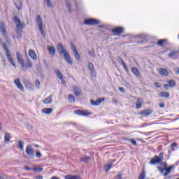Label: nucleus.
Listing matches in <instances>:
<instances>
[{"label":"nucleus","mask_w":179,"mask_h":179,"mask_svg":"<svg viewBox=\"0 0 179 179\" xmlns=\"http://www.w3.org/2000/svg\"><path fill=\"white\" fill-rule=\"evenodd\" d=\"M66 6L69 10V13H72V6L69 0L66 1Z\"/></svg>","instance_id":"22"},{"label":"nucleus","mask_w":179,"mask_h":179,"mask_svg":"<svg viewBox=\"0 0 179 179\" xmlns=\"http://www.w3.org/2000/svg\"><path fill=\"white\" fill-rule=\"evenodd\" d=\"M73 91L76 97H79V96L82 94V90H80L78 86H73Z\"/></svg>","instance_id":"13"},{"label":"nucleus","mask_w":179,"mask_h":179,"mask_svg":"<svg viewBox=\"0 0 179 179\" xmlns=\"http://www.w3.org/2000/svg\"><path fill=\"white\" fill-rule=\"evenodd\" d=\"M87 67L89 71H90L92 76H96V70L94 69V65L93 63H88Z\"/></svg>","instance_id":"16"},{"label":"nucleus","mask_w":179,"mask_h":179,"mask_svg":"<svg viewBox=\"0 0 179 179\" xmlns=\"http://www.w3.org/2000/svg\"><path fill=\"white\" fill-rule=\"evenodd\" d=\"M42 111L45 113V114H51L52 113V108H45L42 110Z\"/></svg>","instance_id":"29"},{"label":"nucleus","mask_w":179,"mask_h":179,"mask_svg":"<svg viewBox=\"0 0 179 179\" xmlns=\"http://www.w3.org/2000/svg\"><path fill=\"white\" fill-rule=\"evenodd\" d=\"M71 50L73 52L74 57L77 61H80V55L79 54V51H78V49H76V46H75V44L71 43Z\"/></svg>","instance_id":"9"},{"label":"nucleus","mask_w":179,"mask_h":179,"mask_svg":"<svg viewBox=\"0 0 179 179\" xmlns=\"http://www.w3.org/2000/svg\"><path fill=\"white\" fill-rule=\"evenodd\" d=\"M80 162H83V163H89L90 160H92V157L85 155L80 157Z\"/></svg>","instance_id":"18"},{"label":"nucleus","mask_w":179,"mask_h":179,"mask_svg":"<svg viewBox=\"0 0 179 179\" xmlns=\"http://www.w3.org/2000/svg\"><path fill=\"white\" fill-rule=\"evenodd\" d=\"M106 100L105 98H101L98 99V101H101V103H103V101H104Z\"/></svg>","instance_id":"57"},{"label":"nucleus","mask_w":179,"mask_h":179,"mask_svg":"<svg viewBox=\"0 0 179 179\" xmlns=\"http://www.w3.org/2000/svg\"><path fill=\"white\" fill-rule=\"evenodd\" d=\"M51 103H52V95H50V96L43 100V104H51Z\"/></svg>","instance_id":"21"},{"label":"nucleus","mask_w":179,"mask_h":179,"mask_svg":"<svg viewBox=\"0 0 179 179\" xmlns=\"http://www.w3.org/2000/svg\"><path fill=\"white\" fill-rule=\"evenodd\" d=\"M29 55L32 59L34 61H37V55L36 54V52L33 50H29Z\"/></svg>","instance_id":"20"},{"label":"nucleus","mask_w":179,"mask_h":179,"mask_svg":"<svg viewBox=\"0 0 179 179\" xmlns=\"http://www.w3.org/2000/svg\"><path fill=\"white\" fill-rule=\"evenodd\" d=\"M152 114H153V110L150 108L141 110L139 113V115H142V117H149V115H152Z\"/></svg>","instance_id":"12"},{"label":"nucleus","mask_w":179,"mask_h":179,"mask_svg":"<svg viewBox=\"0 0 179 179\" xmlns=\"http://www.w3.org/2000/svg\"><path fill=\"white\" fill-rule=\"evenodd\" d=\"M111 167H113V163L108 164L105 165L103 167V170H104L105 173H108V171H110V169H111Z\"/></svg>","instance_id":"26"},{"label":"nucleus","mask_w":179,"mask_h":179,"mask_svg":"<svg viewBox=\"0 0 179 179\" xmlns=\"http://www.w3.org/2000/svg\"><path fill=\"white\" fill-rule=\"evenodd\" d=\"M177 54H178V51L174 50L169 54V58H173V57H176Z\"/></svg>","instance_id":"35"},{"label":"nucleus","mask_w":179,"mask_h":179,"mask_svg":"<svg viewBox=\"0 0 179 179\" xmlns=\"http://www.w3.org/2000/svg\"><path fill=\"white\" fill-rule=\"evenodd\" d=\"M59 80H61L62 85H65L66 82L65 80H64V78H62V79H59Z\"/></svg>","instance_id":"56"},{"label":"nucleus","mask_w":179,"mask_h":179,"mask_svg":"<svg viewBox=\"0 0 179 179\" xmlns=\"http://www.w3.org/2000/svg\"><path fill=\"white\" fill-rule=\"evenodd\" d=\"M131 72L136 76V78H138V79H141L142 78V75L139 72V70H138L136 67H132L131 68Z\"/></svg>","instance_id":"17"},{"label":"nucleus","mask_w":179,"mask_h":179,"mask_svg":"<svg viewBox=\"0 0 179 179\" xmlns=\"http://www.w3.org/2000/svg\"><path fill=\"white\" fill-rule=\"evenodd\" d=\"M48 50L50 54H52L53 57H55V48L52 46H48Z\"/></svg>","instance_id":"27"},{"label":"nucleus","mask_w":179,"mask_h":179,"mask_svg":"<svg viewBox=\"0 0 179 179\" xmlns=\"http://www.w3.org/2000/svg\"><path fill=\"white\" fill-rule=\"evenodd\" d=\"M74 113L77 115H82L83 117H87L88 115H92V113L89 112V110H75Z\"/></svg>","instance_id":"10"},{"label":"nucleus","mask_w":179,"mask_h":179,"mask_svg":"<svg viewBox=\"0 0 179 179\" xmlns=\"http://www.w3.org/2000/svg\"><path fill=\"white\" fill-rule=\"evenodd\" d=\"M16 57H17V60L18 63L22 66V70L24 71V72H26V71H27V66L24 65V60L23 59L22 55H20L19 52H17Z\"/></svg>","instance_id":"6"},{"label":"nucleus","mask_w":179,"mask_h":179,"mask_svg":"<svg viewBox=\"0 0 179 179\" xmlns=\"http://www.w3.org/2000/svg\"><path fill=\"white\" fill-rule=\"evenodd\" d=\"M163 159H164V157H163V152H160L159 156L156 155L154 158L150 159V164H151V166L160 164V163L163 162Z\"/></svg>","instance_id":"4"},{"label":"nucleus","mask_w":179,"mask_h":179,"mask_svg":"<svg viewBox=\"0 0 179 179\" xmlns=\"http://www.w3.org/2000/svg\"><path fill=\"white\" fill-rule=\"evenodd\" d=\"M158 72L162 76H169V71L166 69L160 68L158 69Z\"/></svg>","instance_id":"19"},{"label":"nucleus","mask_w":179,"mask_h":179,"mask_svg":"<svg viewBox=\"0 0 179 179\" xmlns=\"http://www.w3.org/2000/svg\"><path fill=\"white\" fill-rule=\"evenodd\" d=\"M175 166H179V160L175 164Z\"/></svg>","instance_id":"64"},{"label":"nucleus","mask_w":179,"mask_h":179,"mask_svg":"<svg viewBox=\"0 0 179 179\" xmlns=\"http://www.w3.org/2000/svg\"><path fill=\"white\" fill-rule=\"evenodd\" d=\"M178 144L177 143H173L171 145V148H177Z\"/></svg>","instance_id":"53"},{"label":"nucleus","mask_w":179,"mask_h":179,"mask_svg":"<svg viewBox=\"0 0 179 179\" xmlns=\"http://www.w3.org/2000/svg\"><path fill=\"white\" fill-rule=\"evenodd\" d=\"M129 142H131V143H132L134 146H136V141H135V139L134 138H130Z\"/></svg>","instance_id":"42"},{"label":"nucleus","mask_w":179,"mask_h":179,"mask_svg":"<svg viewBox=\"0 0 179 179\" xmlns=\"http://www.w3.org/2000/svg\"><path fill=\"white\" fill-rule=\"evenodd\" d=\"M41 156H42L41 152H40L38 151L36 152V157L40 158V157H41Z\"/></svg>","instance_id":"45"},{"label":"nucleus","mask_w":179,"mask_h":179,"mask_svg":"<svg viewBox=\"0 0 179 179\" xmlns=\"http://www.w3.org/2000/svg\"><path fill=\"white\" fill-rule=\"evenodd\" d=\"M165 171H166V172L164 174V176L167 177V176H169L170 174V173H171V170L169 168H166Z\"/></svg>","instance_id":"37"},{"label":"nucleus","mask_w":179,"mask_h":179,"mask_svg":"<svg viewBox=\"0 0 179 179\" xmlns=\"http://www.w3.org/2000/svg\"><path fill=\"white\" fill-rule=\"evenodd\" d=\"M170 87V86L169 85V84H165V85H164V87L165 89H167V87Z\"/></svg>","instance_id":"60"},{"label":"nucleus","mask_w":179,"mask_h":179,"mask_svg":"<svg viewBox=\"0 0 179 179\" xmlns=\"http://www.w3.org/2000/svg\"><path fill=\"white\" fill-rule=\"evenodd\" d=\"M159 107L160 108H164L166 107V104H165L164 103H160L159 104Z\"/></svg>","instance_id":"48"},{"label":"nucleus","mask_w":179,"mask_h":179,"mask_svg":"<svg viewBox=\"0 0 179 179\" xmlns=\"http://www.w3.org/2000/svg\"><path fill=\"white\" fill-rule=\"evenodd\" d=\"M166 41V39H159L157 42L158 45H163V43Z\"/></svg>","instance_id":"41"},{"label":"nucleus","mask_w":179,"mask_h":179,"mask_svg":"<svg viewBox=\"0 0 179 179\" xmlns=\"http://www.w3.org/2000/svg\"><path fill=\"white\" fill-rule=\"evenodd\" d=\"M65 179H82L79 176L67 175L64 176Z\"/></svg>","instance_id":"24"},{"label":"nucleus","mask_w":179,"mask_h":179,"mask_svg":"<svg viewBox=\"0 0 179 179\" xmlns=\"http://www.w3.org/2000/svg\"><path fill=\"white\" fill-rule=\"evenodd\" d=\"M175 165H171V166L169 167V169H171V171L174 169Z\"/></svg>","instance_id":"62"},{"label":"nucleus","mask_w":179,"mask_h":179,"mask_svg":"<svg viewBox=\"0 0 179 179\" xmlns=\"http://www.w3.org/2000/svg\"><path fill=\"white\" fill-rule=\"evenodd\" d=\"M88 53L93 58H94V57H96V53L93 50H88Z\"/></svg>","instance_id":"40"},{"label":"nucleus","mask_w":179,"mask_h":179,"mask_svg":"<svg viewBox=\"0 0 179 179\" xmlns=\"http://www.w3.org/2000/svg\"><path fill=\"white\" fill-rule=\"evenodd\" d=\"M24 169L27 170V171H30V170H33V169L29 168V167L27 166H24Z\"/></svg>","instance_id":"54"},{"label":"nucleus","mask_w":179,"mask_h":179,"mask_svg":"<svg viewBox=\"0 0 179 179\" xmlns=\"http://www.w3.org/2000/svg\"><path fill=\"white\" fill-rule=\"evenodd\" d=\"M47 3L48 8H51V1L50 0H44Z\"/></svg>","instance_id":"44"},{"label":"nucleus","mask_w":179,"mask_h":179,"mask_svg":"<svg viewBox=\"0 0 179 179\" xmlns=\"http://www.w3.org/2000/svg\"><path fill=\"white\" fill-rule=\"evenodd\" d=\"M36 23L38 26V30L41 31V36L45 37V31L43 29V20H41V17L40 15L36 16Z\"/></svg>","instance_id":"7"},{"label":"nucleus","mask_w":179,"mask_h":179,"mask_svg":"<svg viewBox=\"0 0 179 179\" xmlns=\"http://www.w3.org/2000/svg\"><path fill=\"white\" fill-rule=\"evenodd\" d=\"M145 177L146 174L145 173V171H143L138 179H145Z\"/></svg>","instance_id":"38"},{"label":"nucleus","mask_w":179,"mask_h":179,"mask_svg":"<svg viewBox=\"0 0 179 179\" xmlns=\"http://www.w3.org/2000/svg\"><path fill=\"white\" fill-rule=\"evenodd\" d=\"M159 97H164V99H169L170 97V93L167 92H162L159 94Z\"/></svg>","instance_id":"25"},{"label":"nucleus","mask_w":179,"mask_h":179,"mask_svg":"<svg viewBox=\"0 0 179 179\" xmlns=\"http://www.w3.org/2000/svg\"><path fill=\"white\" fill-rule=\"evenodd\" d=\"M84 24L87 26H94L96 24H100V20L94 18H90L84 21Z\"/></svg>","instance_id":"8"},{"label":"nucleus","mask_w":179,"mask_h":179,"mask_svg":"<svg viewBox=\"0 0 179 179\" xmlns=\"http://www.w3.org/2000/svg\"><path fill=\"white\" fill-rule=\"evenodd\" d=\"M122 66L123 68L124 69V68H126L127 64H125V62H123L122 64Z\"/></svg>","instance_id":"63"},{"label":"nucleus","mask_w":179,"mask_h":179,"mask_svg":"<svg viewBox=\"0 0 179 179\" xmlns=\"http://www.w3.org/2000/svg\"><path fill=\"white\" fill-rule=\"evenodd\" d=\"M27 66V68H33V64L31 63V62L29 60V59H28L27 60V66Z\"/></svg>","instance_id":"39"},{"label":"nucleus","mask_w":179,"mask_h":179,"mask_svg":"<svg viewBox=\"0 0 179 179\" xmlns=\"http://www.w3.org/2000/svg\"><path fill=\"white\" fill-rule=\"evenodd\" d=\"M142 100H141V99H138L137 103H136V108H137V110H139V108H142Z\"/></svg>","instance_id":"28"},{"label":"nucleus","mask_w":179,"mask_h":179,"mask_svg":"<svg viewBox=\"0 0 179 179\" xmlns=\"http://www.w3.org/2000/svg\"><path fill=\"white\" fill-rule=\"evenodd\" d=\"M36 179H43V177L41 176H36Z\"/></svg>","instance_id":"59"},{"label":"nucleus","mask_w":179,"mask_h":179,"mask_svg":"<svg viewBox=\"0 0 179 179\" xmlns=\"http://www.w3.org/2000/svg\"><path fill=\"white\" fill-rule=\"evenodd\" d=\"M161 166H163L164 169H167V164L166 162H162Z\"/></svg>","instance_id":"51"},{"label":"nucleus","mask_w":179,"mask_h":179,"mask_svg":"<svg viewBox=\"0 0 179 179\" xmlns=\"http://www.w3.org/2000/svg\"><path fill=\"white\" fill-rule=\"evenodd\" d=\"M117 58H118L119 62L121 64V65H122V63H123V62H124V60L122 59V58H121V57L118 56Z\"/></svg>","instance_id":"49"},{"label":"nucleus","mask_w":179,"mask_h":179,"mask_svg":"<svg viewBox=\"0 0 179 179\" xmlns=\"http://www.w3.org/2000/svg\"><path fill=\"white\" fill-rule=\"evenodd\" d=\"M1 59H2V61H3V65L4 66H6V60L5 59V57H1Z\"/></svg>","instance_id":"50"},{"label":"nucleus","mask_w":179,"mask_h":179,"mask_svg":"<svg viewBox=\"0 0 179 179\" xmlns=\"http://www.w3.org/2000/svg\"><path fill=\"white\" fill-rule=\"evenodd\" d=\"M25 153H27L26 159L29 160L31 159H34V150H33V147L30 145H27L25 149Z\"/></svg>","instance_id":"5"},{"label":"nucleus","mask_w":179,"mask_h":179,"mask_svg":"<svg viewBox=\"0 0 179 179\" xmlns=\"http://www.w3.org/2000/svg\"><path fill=\"white\" fill-rule=\"evenodd\" d=\"M23 145H24L23 141H18V149H20V150H23V149H24Z\"/></svg>","instance_id":"36"},{"label":"nucleus","mask_w":179,"mask_h":179,"mask_svg":"<svg viewBox=\"0 0 179 179\" xmlns=\"http://www.w3.org/2000/svg\"><path fill=\"white\" fill-rule=\"evenodd\" d=\"M68 100L69 101V103H75V96L72 95V94H69L68 96Z\"/></svg>","instance_id":"32"},{"label":"nucleus","mask_w":179,"mask_h":179,"mask_svg":"<svg viewBox=\"0 0 179 179\" xmlns=\"http://www.w3.org/2000/svg\"><path fill=\"white\" fill-rule=\"evenodd\" d=\"M32 170L34 171L35 173H41V171H43V168L40 166H35Z\"/></svg>","instance_id":"34"},{"label":"nucleus","mask_w":179,"mask_h":179,"mask_svg":"<svg viewBox=\"0 0 179 179\" xmlns=\"http://www.w3.org/2000/svg\"><path fill=\"white\" fill-rule=\"evenodd\" d=\"M14 83L17 86V89H19L21 92H23V90H24V88L23 87V85L20 83V79L17 78L15 80Z\"/></svg>","instance_id":"15"},{"label":"nucleus","mask_w":179,"mask_h":179,"mask_svg":"<svg viewBox=\"0 0 179 179\" xmlns=\"http://www.w3.org/2000/svg\"><path fill=\"white\" fill-rule=\"evenodd\" d=\"M54 72L55 73L56 76L58 78V79L62 80V78H64V76H62V73H61V71L58 69H55Z\"/></svg>","instance_id":"23"},{"label":"nucleus","mask_w":179,"mask_h":179,"mask_svg":"<svg viewBox=\"0 0 179 179\" xmlns=\"http://www.w3.org/2000/svg\"><path fill=\"white\" fill-rule=\"evenodd\" d=\"M113 102L115 103H118V100L117 99H113Z\"/></svg>","instance_id":"58"},{"label":"nucleus","mask_w":179,"mask_h":179,"mask_svg":"<svg viewBox=\"0 0 179 179\" xmlns=\"http://www.w3.org/2000/svg\"><path fill=\"white\" fill-rule=\"evenodd\" d=\"M13 22L16 24V27L18 29L17 30V34L18 36V38H20L22 37V33L23 31V25L22 24V22H20V19L17 17V16H15L13 17Z\"/></svg>","instance_id":"2"},{"label":"nucleus","mask_w":179,"mask_h":179,"mask_svg":"<svg viewBox=\"0 0 179 179\" xmlns=\"http://www.w3.org/2000/svg\"><path fill=\"white\" fill-rule=\"evenodd\" d=\"M118 90H119L121 93H125V90H124V87H118Z\"/></svg>","instance_id":"46"},{"label":"nucleus","mask_w":179,"mask_h":179,"mask_svg":"<svg viewBox=\"0 0 179 179\" xmlns=\"http://www.w3.org/2000/svg\"><path fill=\"white\" fill-rule=\"evenodd\" d=\"M112 33H113L114 36H120L124 33V28L122 27H117L112 29Z\"/></svg>","instance_id":"11"},{"label":"nucleus","mask_w":179,"mask_h":179,"mask_svg":"<svg viewBox=\"0 0 179 179\" xmlns=\"http://www.w3.org/2000/svg\"><path fill=\"white\" fill-rule=\"evenodd\" d=\"M25 86H29V87H33V85H31V83L27 82V83L25 84Z\"/></svg>","instance_id":"55"},{"label":"nucleus","mask_w":179,"mask_h":179,"mask_svg":"<svg viewBox=\"0 0 179 179\" xmlns=\"http://www.w3.org/2000/svg\"><path fill=\"white\" fill-rule=\"evenodd\" d=\"M168 85H169V87H176V81L171 80L167 82Z\"/></svg>","instance_id":"33"},{"label":"nucleus","mask_w":179,"mask_h":179,"mask_svg":"<svg viewBox=\"0 0 179 179\" xmlns=\"http://www.w3.org/2000/svg\"><path fill=\"white\" fill-rule=\"evenodd\" d=\"M157 169L159 173H164V170H166V168L158 167Z\"/></svg>","instance_id":"47"},{"label":"nucleus","mask_w":179,"mask_h":179,"mask_svg":"<svg viewBox=\"0 0 179 179\" xmlns=\"http://www.w3.org/2000/svg\"><path fill=\"white\" fill-rule=\"evenodd\" d=\"M115 179H122V174L117 175Z\"/></svg>","instance_id":"52"},{"label":"nucleus","mask_w":179,"mask_h":179,"mask_svg":"<svg viewBox=\"0 0 179 179\" xmlns=\"http://www.w3.org/2000/svg\"><path fill=\"white\" fill-rule=\"evenodd\" d=\"M4 141L7 143H9V142H10V135L9 134V133H6L4 136Z\"/></svg>","instance_id":"30"},{"label":"nucleus","mask_w":179,"mask_h":179,"mask_svg":"<svg viewBox=\"0 0 179 179\" xmlns=\"http://www.w3.org/2000/svg\"><path fill=\"white\" fill-rule=\"evenodd\" d=\"M176 73H178V75H179V68H177L176 69Z\"/></svg>","instance_id":"61"},{"label":"nucleus","mask_w":179,"mask_h":179,"mask_svg":"<svg viewBox=\"0 0 179 179\" xmlns=\"http://www.w3.org/2000/svg\"><path fill=\"white\" fill-rule=\"evenodd\" d=\"M90 103L92 106H100V104H101V101H99V99H97L96 101L93 99H91Z\"/></svg>","instance_id":"31"},{"label":"nucleus","mask_w":179,"mask_h":179,"mask_svg":"<svg viewBox=\"0 0 179 179\" xmlns=\"http://www.w3.org/2000/svg\"><path fill=\"white\" fill-rule=\"evenodd\" d=\"M57 50L60 55H64V58L66 62L69 64V65H73V62L72 61V59H71V55H69V52L66 51V49H64V45L62 43H58Z\"/></svg>","instance_id":"1"},{"label":"nucleus","mask_w":179,"mask_h":179,"mask_svg":"<svg viewBox=\"0 0 179 179\" xmlns=\"http://www.w3.org/2000/svg\"><path fill=\"white\" fill-rule=\"evenodd\" d=\"M2 47L4 51L6 52V55L8 58V60L14 68H16V64H15V62L13 61V58H12V55L10 53V50H9V49L8 48V45L6 43H3L2 44Z\"/></svg>","instance_id":"3"},{"label":"nucleus","mask_w":179,"mask_h":179,"mask_svg":"<svg viewBox=\"0 0 179 179\" xmlns=\"http://www.w3.org/2000/svg\"><path fill=\"white\" fill-rule=\"evenodd\" d=\"M0 31L4 36H6L8 34V32L6 31V25L3 22H0Z\"/></svg>","instance_id":"14"},{"label":"nucleus","mask_w":179,"mask_h":179,"mask_svg":"<svg viewBox=\"0 0 179 179\" xmlns=\"http://www.w3.org/2000/svg\"><path fill=\"white\" fill-rule=\"evenodd\" d=\"M35 86L37 88H38L40 87V80H36V81H35Z\"/></svg>","instance_id":"43"}]
</instances>
